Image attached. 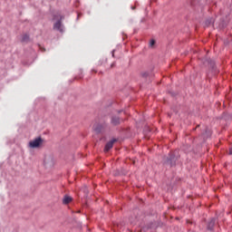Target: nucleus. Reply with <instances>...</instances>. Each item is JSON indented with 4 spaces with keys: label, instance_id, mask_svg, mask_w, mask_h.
Instances as JSON below:
<instances>
[{
    "label": "nucleus",
    "instance_id": "obj_3",
    "mask_svg": "<svg viewBox=\"0 0 232 232\" xmlns=\"http://www.w3.org/2000/svg\"><path fill=\"white\" fill-rule=\"evenodd\" d=\"M54 30H57V32H64V26L61 23V20L57 21L53 25Z\"/></svg>",
    "mask_w": 232,
    "mask_h": 232
},
{
    "label": "nucleus",
    "instance_id": "obj_11",
    "mask_svg": "<svg viewBox=\"0 0 232 232\" xmlns=\"http://www.w3.org/2000/svg\"><path fill=\"white\" fill-rule=\"evenodd\" d=\"M229 154L232 155V147L229 150Z\"/></svg>",
    "mask_w": 232,
    "mask_h": 232
},
{
    "label": "nucleus",
    "instance_id": "obj_6",
    "mask_svg": "<svg viewBox=\"0 0 232 232\" xmlns=\"http://www.w3.org/2000/svg\"><path fill=\"white\" fill-rule=\"evenodd\" d=\"M215 227V218H212L208 225V229L210 231L213 230V227Z\"/></svg>",
    "mask_w": 232,
    "mask_h": 232
},
{
    "label": "nucleus",
    "instance_id": "obj_9",
    "mask_svg": "<svg viewBox=\"0 0 232 232\" xmlns=\"http://www.w3.org/2000/svg\"><path fill=\"white\" fill-rule=\"evenodd\" d=\"M171 160H173V156L169 157V159L167 160V164H169V166H173V163H171Z\"/></svg>",
    "mask_w": 232,
    "mask_h": 232
},
{
    "label": "nucleus",
    "instance_id": "obj_7",
    "mask_svg": "<svg viewBox=\"0 0 232 232\" xmlns=\"http://www.w3.org/2000/svg\"><path fill=\"white\" fill-rule=\"evenodd\" d=\"M71 201H72V197L64 196L63 200V204H70Z\"/></svg>",
    "mask_w": 232,
    "mask_h": 232
},
{
    "label": "nucleus",
    "instance_id": "obj_4",
    "mask_svg": "<svg viewBox=\"0 0 232 232\" xmlns=\"http://www.w3.org/2000/svg\"><path fill=\"white\" fill-rule=\"evenodd\" d=\"M111 122L113 126H118V124H121V118L118 116H112Z\"/></svg>",
    "mask_w": 232,
    "mask_h": 232
},
{
    "label": "nucleus",
    "instance_id": "obj_14",
    "mask_svg": "<svg viewBox=\"0 0 232 232\" xmlns=\"http://www.w3.org/2000/svg\"><path fill=\"white\" fill-rule=\"evenodd\" d=\"M113 52H114V51H112V57H113V55H114Z\"/></svg>",
    "mask_w": 232,
    "mask_h": 232
},
{
    "label": "nucleus",
    "instance_id": "obj_1",
    "mask_svg": "<svg viewBox=\"0 0 232 232\" xmlns=\"http://www.w3.org/2000/svg\"><path fill=\"white\" fill-rule=\"evenodd\" d=\"M108 125H106V123H96L93 125L92 130L96 132V133H102L103 130H106V127Z\"/></svg>",
    "mask_w": 232,
    "mask_h": 232
},
{
    "label": "nucleus",
    "instance_id": "obj_5",
    "mask_svg": "<svg viewBox=\"0 0 232 232\" xmlns=\"http://www.w3.org/2000/svg\"><path fill=\"white\" fill-rule=\"evenodd\" d=\"M114 142H115V140H112L109 141V142L105 145L104 151H109V150H111L113 148Z\"/></svg>",
    "mask_w": 232,
    "mask_h": 232
},
{
    "label": "nucleus",
    "instance_id": "obj_12",
    "mask_svg": "<svg viewBox=\"0 0 232 232\" xmlns=\"http://www.w3.org/2000/svg\"><path fill=\"white\" fill-rule=\"evenodd\" d=\"M207 23H208V24H210V23H213V20L207 21Z\"/></svg>",
    "mask_w": 232,
    "mask_h": 232
},
{
    "label": "nucleus",
    "instance_id": "obj_2",
    "mask_svg": "<svg viewBox=\"0 0 232 232\" xmlns=\"http://www.w3.org/2000/svg\"><path fill=\"white\" fill-rule=\"evenodd\" d=\"M43 144V139L41 137L34 139L29 142V147L35 149L39 148Z\"/></svg>",
    "mask_w": 232,
    "mask_h": 232
},
{
    "label": "nucleus",
    "instance_id": "obj_13",
    "mask_svg": "<svg viewBox=\"0 0 232 232\" xmlns=\"http://www.w3.org/2000/svg\"><path fill=\"white\" fill-rule=\"evenodd\" d=\"M58 17H60V19H63V16L59 15Z\"/></svg>",
    "mask_w": 232,
    "mask_h": 232
},
{
    "label": "nucleus",
    "instance_id": "obj_8",
    "mask_svg": "<svg viewBox=\"0 0 232 232\" xmlns=\"http://www.w3.org/2000/svg\"><path fill=\"white\" fill-rule=\"evenodd\" d=\"M28 39H30V36H28V34H24L22 37V41L24 43H26L28 41Z\"/></svg>",
    "mask_w": 232,
    "mask_h": 232
},
{
    "label": "nucleus",
    "instance_id": "obj_10",
    "mask_svg": "<svg viewBox=\"0 0 232 232\" xmlns=\"http://www.w3.org/2000/svg\"><path fill=\"white\" fill-rule=\"evenodd\" d=\"M150 45L154 46L155 45V40H151L150 43Z\"/></svg>",
    "mask_w": 232,
    "mask_h": 232
}]
</instances>
